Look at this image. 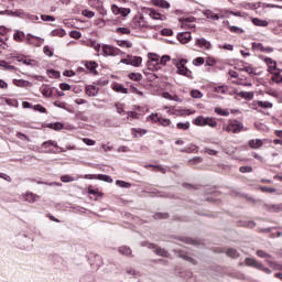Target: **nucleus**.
Returning a JSON list of instances; mask_svg holds the SVG:
<instances>
[{
	"instance_id": "c756f323",
	"label": "nucleus",
	"mask_w": 282,
	"mask_h": 282,
	"mask_svg": "<svg viewBox=\"0 0 282 282\" xmlns=\"http://www.w3.org/2000/svg\"><path fill=\"white\" fill-rule=\"evenodd\" d=\"M50 147H55V149H58V143L56 141H52V140L44 141L42 143V149H50Z\"/></svg>"
},
{
	"instance_id": "6ab92c4d",
	"label": "nucleus",
	"mask_w": 282,
	"mask_h": 282,
	"mask_svg": "<svg viewBox=\"0 0 282 282\" xmlns=\"http://www.w3.org/2000/svg\"><path fill=\"white\" fill-rule=\"evenodd\" d=\"M25 40V33L23 31H15L13 34V41H17V43H23Z\"/></svg>"
},
{
	"instance_id": "f257e3e1",
	"label": "nucleus",
	"mask_w": 282,
	"mask_h": 282,
	"mask_svg": "<svg viewBox=\"0 0 282 282\" xmlns=\"http://www.w3.org/2000/svg\"><path fill=\"white\" fill-rule=\"evenodd\" d=\"M105 56H120V48L106 44L102 46Z\"/></svg>"
},
{
	"instance_id": "cd10ccee",
	"label": "nucleus",
	"mask_w": 282,
	"mask_h": 282,
	"mask_svg": "<svg viewBox=\"0 0 282 282\" xmlns=\"http://www.w3.org/2000/svg\"><path fill=\"white\" fill-rule=\"evenodd\" d=\"M0 67H2V68L6 69V70L11 69V70H13V72H17V67L10 65V63H8L7 61H0Z\"/></svg>"
},
{
	"instance_id": "f3484780",
	"label": "nucleus",
	"mask_w": 282,
	"mask_h": 282,
	"mask_svg": "<svg viewBox=\"0 0 282 282\" xmlns=\"http://www.w3.org/2000/svg\"><path fill=\"white\" fill-rule=\"evenodd\" d=\"M153 6H156L158 8H163L167 10V8H171V3L166 0H152Z\"/></svg>"
},
{
	"instance_id": "7c9ffc66",
	"label": "nucleus",
	"mask_w": 282,
	"mask_h": 282,
	"mask_svg": "<svg viewBox=\"0 0 282 282\" xmlns=\"http://www.w3.org/2000/svg\"><path fill=\"white\" fill-rule=\"evenodd\" d=\"M119 252L120 254H124V257H131L132 251L131 248L123 246V247H119Z\"/></svg>"
},
{
	"instance_id": "4468645a",
	"label": "nucleus",
	"mask_w": 282,
	"mask_h": 282,
	"mask_svg": "<svg viewBox=\"0 0 282 282\" xmlns=\"http://www.w3.org/2000/svg\"><path fill=\"white\" fill-rule=\"evenodd\" d=\"M85 67L86 69L91 72L94 76H98V70H96V67H98V64L96 62H85Z\"/></svg>"
},
{
	"instance_id": "39448f33",
	"label": "nucleus",
	"mask_w": 282,
	"mask_h": 282,
	"mask_svg": "<svg viewBox=\"0 0 282 282\" xmlns=\"http://www.w3.org/2000/svg\"><path fill=\"white\" fill-rule=\"evenodd\" d=\"M174 252H177L178 259H184V261H188L189 263H192V265H197V260H195V258L188 257L186 252L177 250H174Z\"/></svg>"
},
{
	"instance_id": "49530a36",
	"label": "nucleus",
	"mask_w": 282,
	"mask_h": 282,
	"mask_svg": "<svg viewBox=\"0 0 282 282\" xmlns=\"http://www.w3.org/2000/svg\"><path fill=\"white\" fill-rule=\"evenodd\" d=\"M117 186H120V188H131V183H127L124 181H116Z\"/></svg>"
},
{
	"instance_id": "5701e85b",
	"label": "nucleus",
	"mask_w": 282,
	"mask_h": 282,
	"mask_svg": "<svg viewBox=\"0 0 282 282\" xmlns=\"http://www.w3.org/2000/svg\"><path fill=\"white\" fill-rule=\"evenodd\" d=\"M252 23H253V25H257L258 28H268V21L261 20L259 18H253Z\"/></svg>"
},
{
	"instance_id": "f03ea898",
	"label": "nucleus",
	"mask_w": 282,
	"mask_h": 282,
	"mask_svg": "<svg viewBox=\"0 0 282 282\" xmlns=\"http://www.w3.org/2000/svg\"><path fill=\"white\" fill-rule=\"evenodd\" d=\"M132 28H147V22L144 21L143 15H135L132 20Z\"/></svg>"
},
{
	"instance_id": "9d476101",
	"label": "nucleus",
	"mask_w": 282,
	"mask_h": 282,
	"mask_svg": "<svg viewBox=\"0 0 282 282\" xmlns=\"http://www.w3.org/2000/svg\"><path fill=\"white\" fill-rule=\"evenodd\" d=\"M257 47H261V52H264V54H270V53L274 52L273 47H270V46L265 47L261 43L253 42L252 50H257Z\"/></svg>"
},
{
	"instance_id": "58836bf2",
	"label": "nucleus",
	"mask_w": 282,
	"mask_h": 282,
	"mask_svg": "<svg viewBox=\"0 0 282 282\" xmlns=\"http://www.w3.org/2000/svg\"><path fill=\"white\" fill-rule=\"evenodd\" d=\"M176 128L177 129H181V130H183V131H188V129H191V122H178L177 124H176Z\"/></svg>"
},
{
	"instance_id": "ddd939ff",
	"label": "nucleus",
	"mask_w": 282,
	"mask_h": 282,
	"mask_svg": "<svg viewBox=\"0 0 282 282\" xmlns=\"http://www.w3.org/2000/svg\"><path fill=\"white\" fill-rule=\"evenodd\" d=\"M248 145L250 147V149H261V147H263V140L251 139L249 140Z\"/></svg>"
},
{
	"instance_id": "de8ad7c7",
	"label": "nucleus",
	"mask_w": 282,
	"mask_h": 282,
	"mask_svg": "<svg viewBox=\"0 0 282 282\" xmlns=\"http://www.w3.org/2000/svg\"><path fill=\"white\" fill-rule=\"evenodd\" d=\"M268 264L273 270H282V264L278 263L276 261H268Z\"/></svg>"
},
{
	"instance_id": "0eeeda50",
	"label": "nucleus",
	"mask_w": 282,
	"mask_h": 282,
	"mask_svg": "<svg viewBox=\"0 0 282 282\" xmlns=\"http://www.w3.org/2000/svg\"><path fill=\"white\" fill-rule=\"evenodd\" d=\"M196 45H198L200 50H210V47H213V44L204 37L197 39Z\"/></svg>"
},
{
	"instance_id": "1a4fd4ad",
	"label": "nucleus",
	"mask_w": 282,
	"mask_h": 282,
	"mask_svg": "<svg viewBox=\"0 0 282 282\" xmlns=\"http://www.w3.org/2000/svg\"><path fill=\"white\" fill-rule=\"evenodd\" d=\"M245 263L249 268H256V270H259L261 268V262L257 261L254 258H246Z\"/></svg>"
},
{
	"instance_id": "e433bc0d",
	"label": "nucleus",
	"mask_w": 282,
	"mask_h": 282,
	"mask_svg": "<svg viewBox=\"0 0 282 282\" xmlns=\"http://www.w3.org/2000/svg\"><path fill=\"white\" fill-rule=\"evenodd\" d=\"M117 44L119 45V47H133V44L127 40H118Z\"/></svg>"
},
{
	"instance_id": "6e6d98bb",
	"label": "nucleus",
	"mask_w": 282,
	"mask_h": 282,
	"mask_svg": "<svg viewBox=\"0 0 282 282\" xmlns=\"http://www.w3.org/2000/svg\"><path fill=\"white\" fill-rule=\"evenodd\" d=\"M43 52H44V54L46 55V56H50V57H52V56H54V50H52L50 46H44L43 47Z\"/></svg>"
},
{
	"instance_id": "f8f14e48",
	"label": "nucleus",
	"mask_w": 282,
	"mask_h": 282,
	"mask_svg": "<svg viewBox=\"0 0 282 282\" xmlns=\"http://www.w3.org/2000/svg\"><path fill=\"white\" fill-rule=\"evenodd\" d=\"M149 17H150L151 19H154V21H164V19H166L165 15H162L161 13H158V12L155 11V9H150V10H149Z\"/></svg>"
},
{
	"instance_id": "bb28decb",
	"label": "nucleus",
	"mask_w": 282,
	"mask_h": 282,
	"mask_svg": "<svg viewBox=\"0 0 282 282\" xmlns=\"http://www.w3.org/2000/svg\"><path fill=\"white\" fill-rule=\"evenodd\" d=\"M155 254H158L159 257H171V254L169 253V251H166L165 249L163 248H160V247H156L155 250H154Z\"/></svg>"
},
{
	"instance_id": "473e14b6",
	"label": "nucleus",
	"mask_w": 282,
	"mask_h": 282,
	"mask_svg": "<svg viewBox=\"0 0 282 282\" xmlns=\"http://www.w3.org/2000/svg\"><path fill=\"white\" fill-rule=\"evenodd\" d=\"M204 127L215 128V127H217V121L215 120V118L207 117V118H205Z\"/></svg>"
},
{
	"instance_id": "c85d7f7f",
	"label": "nucleus",
	"mask_w": 282,
	"mask_h": 282,
	"mask_svg": "<svg viewBox=\"0 0 282 282\" xmlns=\"http://www.w3.org/2000/svg\"><path fill=\"white\" fill-rule=\"evenodd\" d=\"M238 226H243L245 228H254V226H257V223L252 220H243V221H239Z\"/></svg>"
},
{
	"instance_id": "79ce46f5",
	"label": "nucleus",
	"mask_w": 282,
	"mask_h": 282,
	"mask_svg": "<svg viewBox=\"0 0 282 282\" xmlns=\"http://www.w3.org/2000/svg\"><path fill=\"white\" fill-rule=\"evenodd\" d=\"M115 91H119L120 94H129V89L124 88V86L117 84L113 87Z\"/></svg>"
},
{
	"instance_id": "13d9d810",
	"label": "nucleus",
	"mask_w": 282,
	"mask_h": 282,
	"mask_svg": "<svg viewBox=\"0 0 282 282\" xmlns=\"http://www.w3.org/2000/svg\"><path fill=\"white\" fill-rule=\"evenodd\" d=\"M191 96H192V98H202L204 96V94H202V91H199L197 89H193L191 91Z\"/></svg>"
},
{
	"instance_id": "37998d69",
	"label": "nucleus",
	"mask_w": 282,
	"mask_h": 282,
	"mask_svg": "<svg viewBox=\"0 0 282 282\" xmlns=\"http://www.w3.org/2000/svg\"><path fill=\"white\" fill-rule=\"evenodd\" d=\"M258 107L262 109H272L273 105L270 101H258Z\"/></svg>"
},
{
	"instance_id": "aec40b11",
	"label": "nucleus",
	"mask_w": 282,
	"mask_h": 282,
	"mask_svg": "<svg viewBox=\"0 0 282 282\" xmlns=\"http://www.w3.org/2000/svg\"><path fill=\"white\" fill-rule=\"evenodd\" d=\"M204 15L207 19H212L213 21H219L220 17L217 13H214L212 10L204 11Z\"/></svg>"
},
{
	"instance_id": "72a5a7b5",
	"label": "nucleus",
	"mask_w": 282,
	"mask_h": 282,
	"mask_svg": "<svg viewBox=\"0 0 282 282\" xmlns=\"http://www.w3.org/2000/svg\"><path fill=\"white\" fill-rule=\"evenodd\" d=\"M227 257H230L231 259H238L239 251H237V249H235V248H229L227 250Z\"/></svg>"
},
{
	"instance_id": "774afa93",
	"label": "nucleus",
	"mask_w": 282,
	"mask_h": 282,
	"mask_svg": "<svg viewBox=\"0 0 282 282\" xmlns=\"http://www.w3.org/2000/svg\"><path fill=\"white\" fill-rule=\"evenodd\" d=\"M61 181L64 182L65 184H67L68 182H74V177H72L69 175H64L61 177Z\"/></svg>"
},
{
	"instance_id": "2eb2a0df",
	"label": "nucleus",
	"mask_w": 282,
	"mask_h": 282,
	"mask_svg": "<svg viewBox=\"0 0 282 282\" xmlns=\"http://www.w3.org/2000/svg\"><path fill=\"white\" fill-rule=\"evenodd\" d=\"M264 63H267V65L269 67L268 72L270 74H272V72H274V69H276V61L272 59L271 57H265Z\"/></svg>"
},
{
	"instance_id": "423d86ee",
	"label": "nucleus",
	"mask_w": 282,
	"mask_h": 282,
	"mask_svg": "<svg viewBox=\"0 0 282 282\" xmlns=\"http://www.w3.org/2000/svg\"><path fill=\"white\" fill-rule=\"evenodd\" d=\"M174 252H177L178 259H184V261H188L189 263H192V265H197V260H195V258L188 257L186 252L177 250H174Z\"/></svg>"
},
{
	"instance_id": "ea45409f",
	"label": "nucleus",
	"mask_w": 282,
	"mask_h": 282,
	"mask_svg": "<svg viewBox=\"0 0 282 282\" xmlns=\"http://www.w3.org/2000/svg\"><path fill=\"white\" fill-rule=\"evenodd\" d=\"M48 129H54V131H61L63 129V123L61 122H55V123H48L47 124Z\"/></svg>"
},
{
	"instance_id": "bf43d9fd",
	"label": "nucleus",
	"mask_w": 282,
	"mask_h": 282,
	"mask_svg": "<svg viewBox=\"0 0 282 282\" xmlns=\"http://www.w3.org/2000/svg\"><path fill=\"white\" fill-rule=\"evenodd\" d=\"M34 111H40V113H46L47 109H45V107H43L42 105H35L33 106Z\"/></svg>"
},
{
	"instance_id": "8fccbe9b",
	"label": "nucleus",
	"mask_w": 282,
	"mask_h": 282,
	"mask_svg": "<svg viewBox=\"0 0 282 282\" xmlns=\"http://www.w3.org/2000/svg\"><path fill=\"white\" fill-rule=\"evenodd\" d=\"M159 124H161V127H171V119L161 117Z\"/></svg>"
},
{
	"instance_id": "6e6552de",
	"label": "nucleus",
	"mask_w": 282,
	"mask_h": 282,
	"mask_svg": "<svg viewBox=\"0 0 282 282\" xmlns=\"http://www.w3.org/2000/svg\"><path fill=\"white\" fill-rule=\"evenodd\" d=\"M191 39H192L191 32H182V33L177 34V40L183 45H186V43H188L191 41Z\"/></svg>"
},
{
	"instance_id": "412c9836",
	"label": "nucleus",
	"mask_w": 282,
	"mask_h": 282,
	"mask_svg": "<svg viewBox=\"0 0 282 282\" xmlns=\"http://www.w3.org/2000/svg\"><path fill=\"white\" fill-rule=\"evenodd\" d=\"M36 197L39 196H36V194L34 193H26L24 194L23 199L25 202H29V204H34V202H36Z\"/></svg>"
},
{
	"instance_id": "864d4df0",
	"label": "nucleus",
	"mask_w": 282,
	"mask_h": 282,
	"mask_svg": "<svg viewBox=\"0 0 282 282\" xmlns=\"http://www.w3.org/2000/svg\"><path fill=\"white\" fill-rule=\"evenodd\" d=\"M117 34H131V30L128 28H117L116 29Z\"/></svg>"
},
{
	"instance_id": "4c0bfd02",
	"label": "nucleus",
	"mask_w": 282,
	"mask_h": 282,
	"mask_svg": "<svg viewBox=\"0 0 282 282\" xmlns=\"http://www.w3.org/2000/svg\"><path fill=\"white\" fill-rule=\"evenodd\" d=\"M256 254L260 257V259H272V256L263 250H257Z\"/></svg>"
},
{
	"instance_id": "a878e982",
	"label": "nucleus",
	"mask_w": 282,
	"mask_h": 282,
	"mask_svg": "<svg viewBox=\"0 0 282 282\" xmlns=\"http://www.w3.org/2000/svg\"><path fill=\"white\" fill-rule=\"evenodd\" d=\"M52 94H54V90H52L50 86H44L42 88V95L44 96V98H52Z\"/></svg>"
},
{
	"instance_id": "c03bdc74",
	"label": "nucleus",
	"mask_w": 282,
	"mask_h": 282,
	"mask_svg": "<svg viewBox=\"0 0 282 282\" xmlns=\"http://www.w3.org/2000/svg\"><path fill=\"white\" fill-rule=\"evenodd\" d=\"M148 118H149V120H151L152 122L158 124V122L160 123L162 116H160L158 113H151Z\"/></svg>"
},
{
	"instance_id": "20e7f679",
	"label": "nucleus",
	"mask_w": 282,
	"mask_h": 282,
	"mask_svg": "<svg viewBox=\"0 0 282 282\" xmlns=\"http://www.w3.org/2000/svg\"><path fill=\"white\" fill-rule=\"evenodd\" d=\"M231 126H232V129H234V133H241V131H247L248 130V128L243 127V122H241L239 120H232Z\"/></svg>"
},
{
	"instance_id": "603ef678",
	"label": "nucleus",
	"mask_w": 282,
	"mask_h": 282,
	"mask_svg": "<svg viewBox=\"0 0 282 282\" xmlns=\"http://www.w3.org/2000/svg\"><path fill=\"white\" fill-rule=\"evenodd\" d=\"M172 63H173V65H175L176 68H178L180 65L186 64L187 61L184 58H182V59L174 58V59H172Z\"/></svg>"
},
{
	"instance_id": "393cba45",
	"label": "nucleus",
	"mask_w": 282,
	"mask_h": 282,
	"mask_svg": "<svg viewBox=\"0 0 282 282\" xmlns=\"http://www.w3.org/2000/svg\"><path fill=\"white\" fill-rule=\"evenodd\" d=\"M238 96H240V98H245V100H252V98H254V93L252 91H240L238 94Z\"/></svg>"
},
{
	"instance_id": "3c124183",
	"label": "nucleus",
	"mask_w": 282,
	"mask_h": 282,
	"mask_svg": "<svg viewBox=\"0 0 282 282\" xmlns=\"http://www.w3.org/2000/svg\"><path fill=\"white\" fill-rule=\"evenodd\" d=\"M153 217L154 219H169V213H156Z\"/></svg>"
},
{
	"instance_id": "dca6fc26",
	"label": "nucleus",
	"mask_w": 282,
	"mask_h": 282,
	"mask_svg": "<svg viewBox=\"0 0 282 282\" xmlns=\"http://www.w3.org/2000/svg\"><path fill=\"white\" fill-rule=\"evenodd\" d=\"M265 210L269 213H281L282 210V203L276 205H264Z\"/></svg>"
},
{
	"instance_id": "052dcab7",
	"label": "nucleus",
	"mask_w": 282,
	"mask_h": 282,
	"mask_svg": "<svg viewBox=\"0 0 282 282\" xmlns=\"http://www.w3.org/2000/svg\"><path fill=\"white\" fill-rule=\"evenodd\" d=\"M204 57H196L194 61H193V65H195L196 67H199V65H204Z\"/></svg>"
},
{
	"instance_id": "2f4dec72",
	"label": "nucleus",
	"mask_w": 282,
	"mask_h": 282,
	"mask_svg": "<svg viewBox=\"0 0 282 282\" xmlns=\"http://www.w3.org/2000/svg\"><path fill=\"white\" fill-rule=\"evenodd\" d=\"M13 85H15V87H28V85H30V82L25 79H13Z\"/></svg>"
},
{
	"instance_id": "a19ab883",
	"label": "nucleus",
	"mask_w": 282,
	"mask_h": 282,
	"mask_svg": "<svg viewBox=\"0 0 282 282\" xmlns=\"http://www.w3.org/2000/svg\"><path fill=\"white\" fill-rule=\"evenodd\" d=\"M215 113H217L218 116H230V112L227 109H221L219 107L215 108Z\"/></svg>"
},
{
	"instance_id": "680f3d73",
	"label": "nucleus",
	"mask_w": 282,
	"mask_h": 282,
	"mask_svg": "<svg viewBox=\"0 0 282 282\" xmlns=\"http://www.w3.org/2000/svg\"><path fill=\"white\" fill-rule=\"evenodd\" d=\"M50 78H58L61 76V73L58 70L51 69L48 70Z\"/></svg>"
},
{
	"instance_id": "7ed1b4c3",
	"label": "nucleus",
	"mask_w": 282,
	"mask_h": 282,
	"mask_svg": "<svg viewBox=\"0 0 282 282\" xmlns=\"http://www.w3.org/2000/svg\"><path fill=\"white\" fill-rule=\"evenodd\" d=\"M177 74H180L181 76H186V78L193 80V72H191L186 67V64L180 65V67L177 68Z\"/></svg>"
},
{
	"instance_id": "4d7b16f0",
	"label": "nucleus",
	"mask_w": 282,
	"mask_h": 282,
	"mask_svg": "<svg viewBox=\"0 0 282 282\" xmlns=\"http://www.w3.org/2000/svg\"><path fill=\"white\" fill-rule=\"evenodd\" d=\"M159 63L160 65H166V63H169V61H171V56L169 55H163L162 57H159Z\"/></svg>"
},
{
	"instance_id": "c9c22d12",
	"label": "nucleus",
	"mask_w": 282,
	"mask_h": 282,
	"mask_svg": "<svg viewBox=\"0 0 282 282\" xmlns=\"http://www.w3.org/2000/svg\"><path fill=\"white\" fill-rule=\"evenodd\" d=\"M128 77L130 78V80H135L137 83H140V80H142V74L140 73H130Z\"/></svg>"
},
{
	"instance_id": "e2e57ef3",
	"label": "nucleus",
	"mask_w": 282,
	"mask_h": 282,
	"mask_svg": "<svg viewBox=\"0 0 282 282\" xmlns=\"http://www.w3.org/2000/svg\"><path fill=\"white\" fill-rule=\"evenodd\" d=\"M133 133H139V135H147V130L142 128H133L132 129Z\"/></svg>"
},
{
	"instance_id": "69168bd1",
	"label": "nucleus",
	"mask_w": 282,
	"mask_h": 282,
	"mask_svg": "<svg viewBox=\"0 0 282 282\" xmlns=\"http://www.w3.org/2000/svg\"><path fill=\"white\" fill-rule=\"evenodd\" d=\"M69 36L72 39H80V36H83V34L80 33V31H70Z\"/></svg>"
},
{
	"instance_id": "5fc2aeb1",
	"label": "nucleus",
	"mask_w": 282,
	"mask_h": 282,
	"mask_svg": "<svg viewBox=\"0 0 282 282\" xmlns=\"http://www.w3.org/2000/svg\"><path fill=\"white\" fill-rule=\"evenodd\" d=\"M260 191L262 193H276V188L268 186H260Z\"/></svg>"
},
{
	"instance_id": "9b49d317",
	"label": "nucleus",
	"mask_w": 282,
	"mask_h": 282,
	"mask_svg": "<svg viewBox=\"0 0 282 282\" xmlns=\"http://www.w3.org/2000/svg\"><path fill=\"white\" fill-rule=\"evenodd\" d=\"M18 63H23V65H30L31 67H36V61L34 59H28L25 56H18L17 57Z\"/></svg>"
},
{
	"instance_id": "0e129e2a",
	"label": "nucleus",
	"mask_w": 282,
	"mask_h": 282,
	"mask_svg": "<svg viewBox=\"0 0 282 282\" xmlns=\"http://www.w3.org/2000/svg\"><path fill=\"white\" fill-rule=\"evenodd\" d=\"M240 173H252V166H240L239 167Z\"/></svg>"
},
{
	"instance_id": "4be33fe9",
	"label": "nucleus",
	"mask_w": 282,
	"mask_h": 282,
	"mask_svg": "<svg viewBox=\"0 0 282 282\" xmlns=\"http://www.w3.org/2000/svg\"><path fill=\"white\" fill-rule=\"evenodd\" d=\"M130 65H132L133 67H140V65H142V57L131 56L130 57Z\"/></svg>"
},
{
	"instance_id": "338daca9",
	"label": "nucleus",
	"mask_w": 282,
	"mask_h": 282,
	"mask_svg": "<svg viewBox=\"0 0 282 282\" xmlns=\"http://www.w3.org/2000/svg\"><path fill=\"white\" fill-rule=\"evenodd\" d=\"M162 36H173V30L171 29H163L161 31Z\"/></svg>"
},
{
	"instance_id": "a211bd4d",
	"label": "nucleus",
	"mask_w": 282,
	"mask_h": 282,
	"mask_svg": "<svg viewBox=\"0 0 282 282\" xmlns=\"http://www.w3.org/2000/svg\"><path fill=\"white\" fill-rule=\"evenodd\" d=\"M178 241H183V243H187V246H199L198 240L188 237L178 238Z\"/></svg>"
},
{
	"instance_id": "a18cd8bd",
	"label": "nucleus",
	"mask_w": 282,
	"mask_h": 282,
	"mask_svg": "<svg viewBox=\"0 0 282 282\" xmlns=\"http://www.w3.org/2000/svg\"><path fill=\"white\" fill-rule=\"evenodd\" d=\"M206 118L199 116L194 120V124H196V127H204Z\"/></svg>"
},
{
	"instance_id": "09e8293b",
	"label": "nucleus",
	"mask_w": 282,
	"mask_h": 282,
	"mask_svg": "<svg viewBox=\"0 0 282 282\" xmlns=\"http://www.w3.org/2000/svg\"><path fill=\"white\" fill-rule=\"evenodd\" d=\"M240 72H246L247 74H250L251 76L252 75L257 76V73H254V68H252L250 66H245V67L240 68Z\"/></svg>"
},
{
	"instance_id": "f704fd0d",
	"label": "nucleus",
	"mask_w": 282,
	"mask_h": 282,
	"mask_svg": "<svg viewBox=\"0 0 282 282\" xmlns=\"http://www.w3.org/2000/svg\"><path fill=\"white\" fill-rule=\"evenodd\" d=\"M97 180H100L101 182H107L108 184H111L113 182V178L106 174H98Z\"/></svg>"
},
{
	"instance_id": "b1692460",
	"label": "nucleus",
	"mask_w": 282,
	"mask_h": 282,
	"mask_svg": "<svg viewBox=\"0 0 282 282\" xmlns=\"http://www.w3.org/2000/svg\"><path fill=\"white\" fill-rule=\"evenodd\" d=\"M86 94L90 97L98 96V88L96 86H88L86 87Z\"/></svg>"
}]
</instances>
